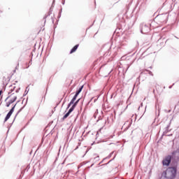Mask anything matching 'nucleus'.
Masks as SVG:
<instances>
[{
  "mask_svg": "<svg viewBox=\"0 0 179 179\" xmlns=\"http://www.w3.org/2000/svg\"><path fill=\"white\" fill-rule=\"evenodd\" d=\"M177 173V169L176 168H169L165 172V177L168 179H173L176 178V174Z\"/></svg>",
  "mask_w": 179,
  "mask_h": 179,
  "instance_id": "1",
  "label": "nucleus"
},
{
  "mask_svg": "<svg viewBox=\"0 0 179 179\" xmlns=\"http://www.w3.org/2000/svg\"><path fill=\"white\" fill-rule=\"evenodd\" d=\"M169 19V15L166 14L158 15L155 20L157 23H167V20Z\"/></svg>",
  "mask_w": 179,
  "mask_h": 179,
  "instance_id": "2",
  "label": "nucleus"
},
{
  "mask_svg": "<svg viewBox=\"0 0 179 179\" xmlns=\"http://www.w3.org/2000/svg\"><path fill=\"white\" fill-rule=\"evenodd\" d=\"M83 89V85H82L78 89V90L76 91V93L75 96H73V98L72 99V100L71 101V102L68 105V108H69V107H71V106H72V104H73V103H75V101L76 100V97H78V96H79V94L80 93V92H82Z\"/></svg>",
  "mask_w": 179,
  "mask_h": 179,
  "instance_id": "3",
  "label": "nucleus"
},
{
  "mask_svg": "<svg viewBox=\"0 0 179 179\" xmlns=\"http://www.w3.org/2000/svg\"><path fill=\"white\" fill-rule=\"evenodd\" d=\"M11 103H13L16 101L17 99V96H16V94H11L10 96H8L6 98Z\"/></svg>",
  "mask_w": 179,
  "mask_h": 179,
  "instance_id": "4",
  "label": "nucleus"
},
{
  "mask_svg": "<svg viewBox=\"0 0 179 179\" xmlns=\"http://www.w3.org/2000/svg\"><path fill=\"white\" fill-rule=\"evenodd\" d=\"M16 107V104L10 109V110L7 114L6 117H5L4 122H6L9 118H10V116L12 114H13V111H15V108Z\"/></svg>",
  "mask_w": 179,
  "mask_h": 179,
  "instance_id": "5",
  "label": "nucleus"
},
{
  "mask_svg": "<svg viewBox=\"0 0 179 179\" xmlns=\"http://www.w3.org/2000/svg\"><path fill=\"white\" fill-rule=\"evenodd\" d=\"M164 166H169L171 163V156H167L163 161Z\"/></svg>",
  "mask_w": 179,
  "mask_h": 179,
  "instance_id": "6",
  "label": "nucleus"
},
{
  "mask_svg": "<svg viewBox=\"0 0 179 179\" xmlns=\"http://www.w3.org/2000/svg\"><path fill=\"white\" fill-rule=\"evenodd\" d=\"M150 30V27L148 25H143L141 29L142 34H148Z\"/></svg>",
  "mask_w": 179,
  "mask_h": 179,
  "instance_id": "7",
  "label": "nucleus"
},
{
  "mask_svg": "<svg viewBox=\"0 0 179 179\" xmlns=\"http://www.w3.org/2000/svg\"><path fill=\"white\" fill-rule=\"evenodd\" d=\"M72 111H73L71 108L69 110L68 113H66L64 117H62V121H65V120H66V117H69V115H71V113H72Z\"/></svg>",
  "mask_w": 179,
  "mask_h": 179,
  "instance_id": "8",
  "label": "nucleus"
},
{
  "mask_svg": "<svg viewBox=\"0 0 179 179\" xmlns=\"http://www.w3.org/2000/svg\"><path fill=\"white\" fill-rule=\"evenodd\" d=\"M78 47H79V44L76 45L71 49V52H70V54H73V52H75L76 51V50H78Z\"/></svg>",
  "mask_w": 179,
  "mask_h": 179,
  "instance_id": "9",
  "label": "nucleus"
},
{
  "mask_svg": "<svg viewBox=\"0 0 179 179\" xmlns=\"http://www.w3.org/2000/svg\"><path fill=\"white\" fill-rule=\"evenodd\" d=\"M79 100L80 99H78L76 102H73V106L71 108V110H75V108L76 107V106H78V103H79Z\"/></svg>",
  "mask_w": 179,
  "mask_h": 179,
  "instance_id": "10",
  "label": "nucleus"
},
{
  "mask_svg": "<svg viewBox=\"0 0 179 179\" xmlns=\"http://www.w3.org/2000/svg\"><path fill=\"white\" fill-rule=\"evenodd\" d=\"M5 102V107H9L10 104H12L8 99L7 98L4 101Z\"/></svg>",
  "mask_w": 179,
  "mask_h": 179,
  "instance_id": "11",
  "label": "nucleus"
},
{
  "mask_svg": "<svg viewBox=\"0 0 179 179\" xmlns=\"http://www.w3.org/2000/svg\"><path fill=\"white\" fill-rule=\"evenodd\" d=\"M2 94V90L0 91V96Z\"/></svg>",
  "mask_w": 179,
  "mask_h": 179,
  "instance_id": "12",
  "label": "nucleus"
}]
</instances>
